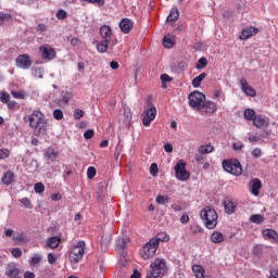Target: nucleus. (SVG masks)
I'll return each mask as SVG.
<instances>
[{
    "label": "nucleus",
    "mask_w": 278,
    "mask_h": 278,
    "mask_svg": "<svg viewBox=\"0 0 278 278\" xmlns=\"http://www.w3.org/2000/svg\"><path fill=\"white\" fill-rule=\"evenodd\" d=\"M100 36L102 40H106L112 42V28L108 25H103L100 27Z\"/></svg>",
    "instance_id": "obj_19"
},
{
    "label": "nucleus",
    "mask_w": 278,
    "mask_h": 278,
    "mask_svg": "<svg viewBox=\"0 0 278 278\" xmlns=\"http://www.w3.org/2000/svg\"><path fill=\"white\" fill-rule=\"evenodd\" d=\"M232 149L235 151H242V149H244V144L240 143V142H237V143H233L232 144Z\"/></svg>",
    "instance_id": "obj_58"
},
{
    "label": "nucleus",
    "mask_w": 278,
    "mask_h": 278,
    "mask_svg": "<svg viewBox=\"0 0 278 278\" xmlns=\"http://www.w3.org/2000/svg\"><path fill=\"white\" fill-rule=\"evenodd\" d=\"M12 240L14 242H20V244H25L28 242V239H27V236H25V233L21 232V233H17L16 236H14L12 238Z\"/></svg>",
    "instance_id": "obj_33"
},
{
    "label": "nucleus",
    "mask_w": 278,
    "mask_h": 278,
    "mask_svg": "<svg viewBox=\"0 0 278 278\" xmlns=\"http://www.w3.org/2000/svg\"><path fill=\"white\" fill-rule=\"evenodd\" d=\"M12 14L0 12V25H3L5 21H11Z\"/></svg>",
    "instance_id": "obj_42"
},
{
    "label": "nucleus",
    "mask_w": 278,
    "mask_h": 278,
    "mask_svg": "<svg viewBox=\"0 0 278 278\" xmlns=\"http://www.w3.org/2000/svg\"><path fill=\"white\" fill-rule=\"evenodd\" d=\"M263 237L266 238L267 240H275V242H278V233L277 231L273 229H265L263 230Z\"/></svg>",
    "instance_id": "obj_25"
},
{
    "label": "nucleus",
    "mask_w": 278,
    "mask_h": 278,
    "mask_svg": "<svg viewBox=\"0 0 278 278\" xmlns=\"http://www.w3.org/2000/svg\"><path fill=\"white\" fill-rule=\"evenodd\" d=\"M148 109L143 111L142 114V125L144 127H149L153 121H155V117L157 116V109H155V105L151 102V100L147 101Z\"/></svg>",
    "instance_id": "obj_6"
},
{
    "label": "nucleus",
    "mask_w": 278,
    "mask_h": 278,
    "mask_svg": "<svg viewBox=\"0 0 278 278\" xmlns=\"http://www.w3.org/2000/svg\"><path fill=\"white\" fill-rule=\"evenodd\" d=\"M29 127L34 130V136H47L49 131V122L40 111H34L28 115Z\"/></svg>",
    "instance_id": "obj_1"
},
{
    "label": "nucleus",
    "mask_w": 278,
    "mask_h": 278,
    "mask_svg": "<svg viewBox=\"0 0 278 278\" xmlns=\"http://www.w3.org/2000/svg\"><path fill=\"white\" fill-rule=\"evenodd\" d=\"M134 27V22L129 18H124L119 22V29L123 34H129Z\"/></svg>",
    "instance_id": "obj_18"
},
{
    "label": "nucleus",
    "mask_w": 278,
    "mask_h": 278,
    "mask_svg": "<svg viewBox=\"0 0 278 278\" xmlns=\"http://www.w3.org/2000/svg\"><path fill=\"white\" fill-rule=\"evenodd\" d=\"M236 202L230 198H226L224 200V207L226 214H233V212H236Z\"/></svg>",
    "instance_id": "obj_21"
},
{
    "label": "nucleus",
    "mask_w": 278,
    "mask_h": 278,
    "mask_svg": "<svg viewBox=\"0 0 278 278\" xmlns=\"http://www.w3.org/2000/svg\"><path fill=\"white\" fill-rule=\"evenodd\" d=\"M192 270L195 278H205V269L201 265H193Z\"/></svg>",
    "instance_id": "obj_28"
},
{
    "label": "nucleus",
    "mask_w": 278,
    "mask_h": 278,
    "mask_svg": "<svg viewBox=\"0 0 278 278\" xmlns=\"http://www.w3.org/2000/svg\"><path fill=\"white\" fill-rule=\"evenodd\" d=\"M161 80L164 84L166 81H173V78L170 76H168V74H163V75H161Z\"/></svg>",
    "instance_id": "obj_62"
},
{
    "label": "nucleus",
    "mask_w": 278,
    "mask_h": 278,
    "mask_svg": "<svg viewBox=\"0 0 278 278\" xmlns=\"http://www.w3.org/2000/svg\"><path fill=\"white\" fill-rule=\"evenodd\" d=\"M254 127L257 129H264V127H268L269 123L267 118L262 117L261 115L256 116L253 121Z\"/></svg>",
    "instance_id": "obj_24"
},
{
    "label": "nucleus",
    "mask_w": 278,
    "mask_h": 278,
    "mask_svg": "<svg viewBox=\"0 0 278 278\" xmlns=\"http://www.w3.org/2000/svg\"><path fill=\"white\" fill-rule=\"evenodd\" d=\"M198 151L202 155H207V153H212L214 151V148L211 144L200 146Z\"/></svg>",
    "instance_id": "obj_34"
},
{
    "label": "nucleus",
    "mask_w": 278,
    "mask_h": 278,
    "mask_svg": "<svg viewBox=\"0 0 278 278\" xmlns=\"http://www.w3.org/2000/svg\"><path fill=\"white\" fill-rule=\"evenodd\" d=\"M175 173H176V178L179 179V181H188V179H190V173L186 170V163H184V161H180L175 166Z\"/></svg>",
    "instance_id": "obj_9"
},
{
    "label": "nucleus",
    "mask_w": 278,
    "mask_h": 278,
    "mask_svg": "<svg viewBox=\"0 0 278 278\" xmlns=\"http://www.w3.org/2000/svg\"><path fill=\"white\" fill-rule=\"evenodd\" d=\"M84 253H86L85 241H78L76 244H73L70 252L71 264H79L84 260Z\"/></svg>",
    "instance_id": "obj_4"
},
{
    "label": "nucleus",
    "mask_w": 278,
    "mask_h": 278,
    "mask_svg": "<svg viewBox=\"0 0 278 278\" xmlns=\"http://www.w3.org/2000/svg\"><path fill=\"white\" fill-rule=\"evenodd\" d=\"M43 73L45 72H43L42 67L33 68V75H34V77H36V79H42Z\"/></svg>",
    "instance_id": "obj_41"
},
{
    "label": "nucleus",
    "mask_w": 278,
    "mask_h": 278,
    "mask_svg": "<svg viewBox=\"0 0 278 278\" xmlns=\"http://www.w3.org/2000/svg\"><path fill=\"white\" fill-rule=\"evenodd\" d=\"M37 31H39V34H42L45 31H47V25L46 24H39L37 27H36Z\"/></svg>",
    "instance_id": "obj_59"
},
{
    "label": "nucleus",
    "mask_w": 278,
    "mask_h": 278,
    "mask_svg": "<svg viewBox=\"0 0 278 278\" xmlns=\"http://www.w3.org/2000/svg\"><path fill=\"white\" fill-rule=\"evenodd\" d=\"M179 18V10L174 8L170 10L167 16V23H175Z\"/></svg>",
    "instance_id": "obj_29"
},
{
    "label": "nucleus",
    "mask_w": 278,
    "mask_h": 278,
    "mask_svg": "<svg viewBox=\"0 0 278 278\" xmlns=\"http://www.w3.org/2000/svg\"><path fill=\"white\" fill-rule=\"evenodd\" d=\"M7 157H10V150L5 148L0 149V160H7Z\"/></svg>",
    "instance_id": "obj_51"
},
{
    "label": "nucleus",
    "mask_w": 278,
    "mask_h": 278,
    "mask_svg": "<svg viewBox=\"0 0 278 278\" xmlns=\"http://www.w3.org/2000/svg\"><path fill=\"white\" fill-rule=\"evenodd\" d=\"M20 201L26 210H31V201L28 198H23Z\"/></svg>",
    "instance_id": "obj_48"
},
{
    "label": "nucleus",
    "mask_w": 278,
    "mask_h": 278,
    "mask_svg": "<svg viewBox=\"0 0 278 278\" xmlns=\"http://www.w3.org/2000/svg\"><path fill=\"white\" fill-rule=\"evenodd\" d=\"M175 45V37L172 35H166L163 38V47H165V49H173Z\"/></svg>",
    "instance_id": "obj_27"
},
{
    "label": "nucleus",
    "mask_w": 278,
    "mask_h": 278,
    "mask_svg": "<svg viewBox=\"0 0 278 278\" xmlns=\"http://www.w3.org/2000/svg\"><path fill=\"white\" fill-rule=\"evenodd\" d=\"M1 103H8L10 101V93L2 92L0 96Z\"/></svg>",
    "instance_id": "obj_54"
},
{
    "label": "nucleus",
    "mask_w": 278,
    "mask_h": 278,
    "mask_svg": "<svg viewBox=\"0 0 278 278\" xmlns=\"http://www.w3.org/2000/svg\"><path fill=\"white\" fill-rule=\"evenodd\" d=\"M200 216L204 222L206 229H214L218 225V214L216 210L206 206L200 212Z\"/></svg>",
    "instance_id": "obj_3"
},
{
    "label": "nucleus",
    "mask_w": 278,
    "mask_h": 278,
    "mask_svg": "<svg viewBox=\"0 0 278 278\" xmlns=\"http://www.w3.org/2000/svg\"><path fill=\"white\" fill-rule=\"evenodd\" d=\"M84 1L85 3H91L93 5H99L100 8L105 5V0H80Z\"/></svg>",
    "instance_id": "obj_44"
},
{
    "label": "nucleus",
    "mask_w": 278,
    "mask_h": 278,
    "mask_svg": "<svg viewBox=\"0 0 278 278\" xmlns=\"http://www.w3.org/2000/svg\"><path fill=\"white\" fill-rule=\"evenodd\" d=\"M189 105L197 112L203 111V103L205 101V94L201 91H193L189 94Z\"/></svg>",
    "instance_id": "obj_5"
},
{
    "label": "nucleus",
    "mask_w": 278,
    "mask_h": 278,
    "mask_svg": "<svg viewBox=\"0 0 278 278\" xmlns=\"http://www.w3.org/2000/svg\"><path fill=\"white\" fill-rule=\"evenodd\" d=\"M260 33V28L255 26L245 27L242 29L241 35L239 36L240 40H249L251 36H256Z\"/></svg>",
    "instance_id": "obj_12"
},
{
    "label": "nucleus",
    "mask_w": 278,
    "mask_h": 278,
    "mask_svg": "<svg viewBox=\"0 0 278 278\" xmlns=\"http://www.w3.org/2000/svg\"><path fill=\"white\" fill-rule=\"evenodd\" d=\"M108 47H110V41L103 39L97 45V50L99 51V53H106Z\"/></svg>",
    "instance_id": "obj_32"
},
{
    "label": "nucleus",
    "mask_w": 278,
    "mask_h": 278,
    "mask_svg": "<svg viewBox=\"0 0 278 278\" xmlns=\"http://www.w3.org/2000/svg\"><path fill=\"white\" fill-rule=\"evenodd\" d=\"M42 262V255L40 254H33L30 258V266H36Z\"/></svg>",
    "instance_id": "obj_39"
},
{
    "label": "nucleus",
    "mask_w": 278,
    "mask_h": 278,
    "mask_svg": "<svg viewBox=\"0 0 278 278\" xmlns=\"http://www.w3.org/2000/svg\"><path fill=\"white\" fill-rule=\"evenodd\" d=\"M142 274L138 269H134V273L130 275V278H141Z\"/></svg>",
    "instance_id": "obj_63"
},
{
    "label": "nucleus",
    "mask_w": 278,
    "mask_h": 278,
    "mask_svg": "<svg viewBox=\"0 0 278 278\" xmlns=\"http://www.w3.org/2000/svg\"><path fill=\"white\" fill-rule=\"evenodd\" d=\"M250 223H254L255 225H262V223H264V216H262L261 214L251 215Z\"/></svg>",
    "instance_id": "obj_35"
},
{
    "label": "nucleus",
    "mask_w": 278,
    "mask_h": 278,
    "mask_svg": "<svg viewBox=\"0 0 278 278\" xmlns=\"http://www.w3.org/2000/svg\"><path fill=\"white\" fill-rule=\"evenodd\" d=\"M61 242L62 238H60L59 236H53L47 240L46 247H48V249H58Z\"/></svg>",
    "instance_id": "obj_22"
},
{
    "label": "nucleus",
    "mask_w": 278,
    "mask_h": 278,
    "mask_svg": "<svg viewBox=\"0 0 278 278\" xmlns=\"http://www.w3.org/2000/svg\"><path fill=\"white\" fill-rule=\"evenodd\" d=\"M223 168L230 175L240 176L242 175V165L238 160H226L223 162Z\"/></svg>",
    "instance_id": "obj_7"
},
{
    "label": "nucleus",
    "mask_w": 278,
    "mask_h": 278,
    "mask_svg": "<svg viewBox=\"0 0 278 278\" xmlns=\"http://www.w3.org/2000/svg\"><path fill=\"white\" fill-rule=\"evenodd\" d=\"M224 240H225V235H223V232H220V231H214L211 235V241L214 244H220V242H223Z\"/></svg>",
    "instance_id": "obj_26"
},
{
    "label": "nucleus",
    "mask_w": 278,
    "mask_h": 278,
    "mask_svg": "<svg viewBox=\"0 0 278 278\" xmlns=\"http://www.w3.org/2000/svg\"><path fill=\"white\" fill-rule=\"evenodd\" d=\"M43 155L48 162H55V160H58V155H60V153L58 151H55V149H53V148H48V149H46Z\"/></svg>",
    "instance_id": "obj_23"
},
{
    "label": "nucleus",
    "mask_w": 278,
    "mask_h": 278,
    "mask_svg": "<svg viewBox=\"0 0 278 278\" xmlns=\"http://www.w3.org/2000/svg\"><path fill=\"white\" fill-rule=\"evenodd\" d=\"M24 278H36V274L34 271H25Z\"/></svg>",
    "instance_id": "obj_64"
},
{
    "label": "nucleus",
    "mask_w": 278,
    "mask_h": 278,
    "mask_svg": "<svg viewBox=\"0 0 278 278\" xmlns=\"http://www.w3.org/2000/svg\"><path fill=\"white\" fill-rule=\"evenodd\" d=\"M66 16H68V13H66V11L64 9H60L58 12H56V18L59 21H64L66 18Z\"/></svg>",
    "instance_id": "obj_45"
},
{
    "label": "nucleus",
    "mask_w": 278,
    "mask_h": 278,
    "mask_svg": "<svg viewBox=\"0 0 278 278\" xmlns=\"http://www.w3.org/2000/svg\"><path fill=\"white\" fill-rule=\"evenodd\" d=\"M129 242V238H118L116 241V250L118 253H122V256L124 260L127 257V252H125V249H127V243Z\"/></svg>",
    "instance_id": "obj_13"
},
{
    "label": "nucleus",
    "mask_w": 278,
    "mask_h": 278,
    "mask_svg": "<svg viewBox=\"0 0 278 278\" xmlns=\"http://www.w3.org/2000/svg\"><path fill=\"white\" fill-rule=\"evenodd\" d=\"M94 136V130L88 129L84 132L85 140H90Z\"/></svg>",
    "instance_id": "obj_53"
},
{
    "label": "nucleus",
    "mask_w": 278,
    "mask_h": 278,
    "mask_svg": "<svg viewBox=\"0 0 278 278\" xmlns=\"http://www.w3.org/2000/svg\"><path fill=\"white\" fill-rule=\"evenodd\" d=\"M164 151L166 153H173V144L172 143H165L164 144Z\"/></svg>",
    "instance_id": "obj_61"
},
{
    "label": "nucleus",
    "mask_w": 278,
    "mask_h": 278,
    "mask_svg": "<svg viewBox=\"0 0 278 278\" xmlns=\"http://www.w3.org/2000/svg\"><path fill=\"white\" fill-rule=\"evenodd\" d=\"M53 118H55V121H62V118H64V113L62 112V110L55 109L53 111Z\"/></svg>",
    "instance_id": "obj_46"
},
{
    "label": "nucleus",
    "mask_w": 278,
    "mask_h": 278,
    "mask_svg": "<svg viewBox=\"0 0 278 278\" xmlns=\"http://www.w3.org/2000/svg\"><path fill=\"white\" fill-rule=\"evenodd\" d=\"M11 94L14 99H25V93L23 91H12Z\"/></svg>",
    "instance_id": "obj_55"
},
{
    "label": "nucleus",
    "mask_w": 278,
    "mask_h": 278,
    "mask_svg": "<svg viewBox=\"0 0 278 278\" xmlns=\"http://www.w3.org/2000/svg\"><path fill=\"white\" fill-rule=\"evenodd\" d=\"M150 240L160 248V242H168L170 240V236H168L166 232H159Z\"/></svg>",
    "instance_id": "obj_20"
},
{
    "label": "nucleus",
    "mask_w": 278,
    "mask_h": 278,
    "mask_svg": "<svg viewBox=\"0 0 278 278\" xmlns=\"http://www.w3.org/2000/svg\"><path fill=\"white\" fill-rule=\"evenodd\" d=\"M11 255H13L15 258H18L21 255H23V250H21V248L12 249Z\"/></svg>",
    "instance_id": "obj_50"
},
{
    "label": "nucleus",
    "mask_w": 278,
    "mask_h": 278,
    "mask_svg": "<svg viewBox=\"0 0 278 278\" xmlns=\"http://www.w3.org/2000/svg\"><path fill=\"white\" fill-rule=\"evenodd\" d=\"M74 118L75 121H79L80 118H84V110L76 109L74 111Z\"/></svg>",
    "instance_id": "obj_49"
},
{
    "label": "nucleus",
    "mask_w": 278,
    "mask_h": 278,
    "mask_svg": "<svg viewBox=\"0 0 278 278\" xmlns=\"http://www.w3.org/2000/svg\"><path fill=\"white\" fill-rule=\"evenodd\" d=\"M56 261H58V256L54 253H49L48 254L49 264H55Z\"/></svg>",
    "instance_id": "obj_56"
},
{
    "label": "nucleus",
    "mask_w": 278,
    "mask_h": 278,
    "mask_svg": "<svg viewBox=\"0 0 278 278\" xmlns=\"http://www.w3.org/2000/svg\"><path fill=\"white\" fill-rule=\"evenodd\" d=\"M216 110H218V106L216 105V103L204 100L202 105V111L200 112H205V114H214Z\"/></svg>",
    "instance_id": "obj_17"
},
{
    "label": "nucleus",
    "mask_w": 278,
    "mask_h": 278,
    "mask_svg": "<svg viewBox=\"0 0 278 278\" xmlns=\"http://www.w3.org/2000/svg\"><path fill=\"white\" fill-rule=\"evenodd\" d=\"M39 53L41 54V58L43 60H54L56 53H55V49H53L51 46L49 45H45L39 47Z\"/></svg>",
    "instance_id": "obj_10"
},
{
    "label": "nucleus",
    "mask_w": 278,
    "mask_h": 278,
    "mask_svg": "<svg viewBox=\"0 0 278 278\" xmlns=\"http://www.w3.org/2000/svg\"><path fill=\"white\" fill-rule=\"evenodd\" d=\"M15 64L17 68H23V71H27V68L31 67V59L27 54H20L15 60Z\"/></svg>",
    "instance_id": "obj_11"
},
{
    "label": "nucleus",
    "mask_w": 278,
    "mask_h": 278,
    "mask_svg": "<svg viewBox=\"0 0 278 278\" xmlns=\"http://www.w3.org/2000/svg\"><path fill=\"white\" fill-rule=\"evenodd\" d=\"M157 249H160L151 239L147 242L140 250L139 255L142 260H151V257L155 256L157 253Z\"/></svg>",
    "instance_id": "obj_8"
},
{
    "label": "nucleus",
    "mask_w": 278,
    "mask_h": 278,
    "mask_svg": "<svg viewBox=\"0 0 278 278\" xmlns=\"http://www.w3.org/2000/svg\"><path fill=\"white\" fill-rule=\"evenodd\" d=\"M205 77H207V74L206 73H201L199 76L193 78L192 79L193 88H199L201 86V83L203 81V79H205Z\"/></svg>",
    "instance_id": "obj_31"
},
{
    "label": "nucleus",
    "mask_w": 278,
    "mask_h": 278,
    "mask_svg": "<svg viewBox=\"0 0 278 278\" xmlns=\"http://www.w3.org/2000/svg\"><path fill=\"white\" fill-rule=\"evenodd\" d=\"M159 173V168L157 165L155 163H152L150 166V174L152 175V177L157 176Z\"/></svg>",
    "instance_id": "obj_52"
},
{
    "label": "nucleus",
    "mask_w": 278,
    "mask_h": 278,
    "mask_svg": "<svg viewBox=\"0 0 278 278\" xmlns=\"http://www.w3.org/2000/svg\"><path fill=\"white\" fill-rule=\"evenodd\" d=\"M155 202L159 204V205H166V203H168V197H164L162 194H159L156 195L155 198Z\"/></svg>",
    "instance_id": "obj_40"
},
{
    "label": "nucleus",
    "mask_w": 278,
    "mask_h": 278,
    "mask_svg": "<svg viewBox=\"0 0 278 278\" xmlns=\"http://www.w3.org/2000/svg\"><path fill=\"white\" fill-rule=\"evenodd\" d=\"M253 157L260 159L262 156V149L260 148H254L252 151Z\"/></svg>",
    "instance_id": "obj_57"
},
{
    "label": "nucleus",
    "mask_w": 278,
    "mask_h": 278,
    "mask_svg": "<svg viewBox=\"0 0 278 278\" xmlns=\"http://www.w3.org/2000/svg\"><path fill=\"white\" fill-rule=\"evenodd\" d=\"M205 66H207V59H205V58L199 59V61L195 64L197 71H203V68H205Z\"/></svg>",
    "instance_id": "obj_37"
},
{
    "label": "nucleus",
    "mask_w": 278,
    "mask_h": 278,
    "mask_svg": "<svg viewBox=\"0 0 278 278\" xmlns=\"http://www.w3.org/2000/svg\"><path fill=\"white\" fill-rule=\"evenodd\" d=\"M34 190L37 194H42V192H45V185L42 182H37L34 186Z\"/></svg>",
    "instance_id": "obj_43"
},
{
    "label": "nucleus",
    "mask_w": 278,
    "mask_h": 278,
    "mask_svg": "<svg viewBox=\"0 0 278 278\" xmlns=\"http://www.w3.org/2000/svg\"><path fill=\"white\" fill-rule=\"evenodd\" d=\"M97 175V168L90 166L88 169H87V177L88 179H94V176Z\"/></svg>",
    "instance_id": "obj_47"
},
{
    "label": "nucleus",
    "mask_w": 278,
    "mask_h": 278,
    "mask_svg": "<svg viewBox=\"0 0 278 278\" xmlns=\"http://www.w3.org/2000/svg\"><path fill=\"white\" fill-rule=\"evenodd\" d=\"M7 104L9 110H16V108H18V104L16 103V101H9Z\"/></svg>",
    "instance_id": "obj_60"
},
{
    "label": "nucleus",
    "mask_w": 278,
    "mask_h": 278,
    "mask_svg": "<svg viewBox=\"0 0 278 278\" xmlns=\"http://www.w3.org/2000/svg\"><path fill=\"white\" fill-rule=\"evenodd\" d=\"M13 181H14V173L7 172L2 177V184H4V186H10V184H12Z\"/></svg>",
    "instance_id": "obj_30"
},
{
    "label": "nucleus",
    "mask_w": 278,
    "mask_h": 278,
    "mask_svg": "<svg viewBox=\"0 0 278 278\" xmlns=\"http://www.w3.org/2000/svg\"><path fill=\"white\" fill-rule=\"evenodd\" d=\"M166 260L155 258L150 265V271H148L146 278H162L166 275Z\"/></svg>",
    "instance_id": "obj_2"
},
{
    "label": "nucleus",
    "mask_w": 278,
    "mask_h": 278,
    "mask_svg": "<svg viewBox=\"0 0 278 278\" xmlns=\"http://www.w3.org/2000/svg\"><path fill=\"white\" fill-rule=\"evenodd\" d=\"M249 188H250V192L254 197H258L260 195V190H262V181L260 179L255 178V179L250 181Z\"/></svg>",
    "instance_id": "obj_16"
},
{
    "label": "nucleus",
    "mask_w": 278,
    "mask_h": 278,
    "mask_svg": "<svg viewBox=\"0 0 278 278\" xmlns=\"http://www.w3.org/2000/svg\"><path fill=\"white\" fill-rule=\"evenodd\" d=\"M73 99V94H71V93H65L63 97H62V99H60L59 101H58V103H59V105H66V103H68V101H71Z\"/></svg>",
    "instance_id": "obj_38"
},
{
    "label": "nucleus",
    "mask_w": 278,
    "mask_h": 278,
    "mask_svg": "<svg viewBox=\"0 0 278 278\" xmlns=\"http://www.w3.org/2000/svg\"><path fill=\"white\" fill-rule=\"evenodd\" d=\"M240 86H241L242 92H244V94H247L248 97H255L257 94V92H255V89H253V87L249 85L247 79L244 78L240 79Z\"/></svg>",
    "instance_id": "obj_14"
},
{
    "label": "nucleus",
    "mask_w": 278,
    "mask_h": 278,
    "mask_svg": "<svg viewBox=\"0 0 278 278\" xmlns=\"http://www.w3.org/2000/svg\"><path fill=\"white\" fill-rule=\"evenodd\" d=\"M244 118L247 121H255L256 116H255V111L252 109H247L243 113Z\"/></svg>",
    "instance_id": "obj_36"
},
{
    "label": "nucleus",
    "mask_w": 278,
    "mask_h": 278,
    "mask_svg": "<svg viewBox=\"0 0 278 278\" xmlns=\"http://www.w3.org/2000/svg\"><path fill=\"white\" fill-rule=\"evenodd\" d=\"M5 275L9 278H16L18 275H21V269L16 267V264L9 263L5 267Z\"/></svg>",
    "instance_id": "obj_15"
}]
</instances>
